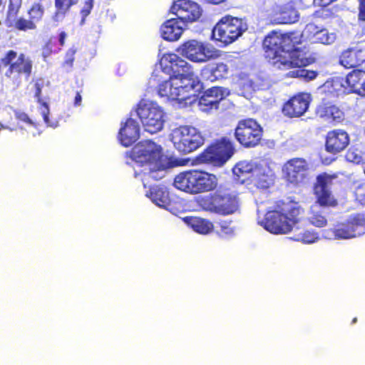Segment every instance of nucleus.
<instances>
[{
	"label": "nucleus",
	"instance_id": "nucleus-1",
	"mask_svg": "<svg viewBox=\"0 0 365 365\" xmlns=\"http://www.w3.org/2000/svg\"><path fill=\"white\" fill-rule=\"evenodd\" d=\"M294 38V34H282L277 32H272L264 38L265 58L273 66L279 69L301 68L314 61L309 53L294 48L298 42ZM288 75L307 80H312L317 76L314 71L304 68L292 71Z\"/></svg>",
	"mask_w": 365,
	"mask_h": 365
},
{
	"label": "nucleus",
	"instance_id": "nucleus-2",
	"mask_svg": "<svg viewBox=\"0 0 365 365\" xmlns=\"http://www.w3.org/2000/svg\"><path fill=\"white\" fill-rule=\"evenodd\" d=\"M163 60L169 63L175 76L167 78L163 76V71L161 75L155 74L149 81L151 88H155L157 91H170L173 88H183L185 91H202L205 89L202 83L197 78H193L192 67L186 61L174 53L164 56Z\"/></svg>",
	"mask_w": 365,
	"mask_h": 365
},
{
	"label": "nucleus",
	"instance_id": "nucleus-3",
	"mask_svg": "<svg viewBox=\"0 0 365 365\" xmlns=\"http://www.w3.org/2000/svg\"><path fill=\"white\" fill-rule=\"evenodd\" d=\"M173 185L180 191L196 195L215 190L217 178L202 170H190L178 174L174 178Z\"/></svg>",
	"mask_w": 365,
	"mask_h": 365
},
{
	"label": "nucleus",
	"instance_id": "nucleus-4",
	"mask_svg": "<svg viewBox=\"0 0 365 365\" xmlns=\"http://www.w3.org/2000/svg\"><path fill=\"white\" fill-rule=\"evenodd\" d=\"M236 151L231 135L215 139L195 157L198 164H209L215 167L223 166Z\"/></svg>",
	"mask_w": 365,
	"mask_h": 365
},
{
	"label": "nucleus",
	"instance_id": "nucleus-5",
	"mask_svg": "<svg viewBox=\"0 0 365 365\" xmlns=\"http://www.w3.org/2000/svg\"><path fill=\"white\" fill-rule=\"evenodd\" d=\"M199 205L206 212L227 216L234 214L238 210L239 200L232 192L217 190L201 197Z\"/></svg>",
	"mask_w": 365,
	"mask_h": 365
},
{
	"label": "nucleus",
	"instance_id": "nucleus-6",
	"mask_svg": "<svg viewBox=\"0 0 365 365\" xmlns=\"http://www.w3.org/2000/svg\"><path fill=\"white\" fill-rule=\"evenodd\" d=\"M283 213L278 210H271L266 213L262 225L265 230L273 234H287L297 222L296 216L299 213L298 207H292L283 209Z\"/></svg>",
	"mask_w": 365,
	"mask_h": 365
},
{
	"label": "nucleus",
	"instance_id": "nucleus-7",
	"mask_svg": "<svg viewBox=\"0 0 365 365\" xmlns=\"http://www.w3.org/2000/svg\"><path fill=\"white\" fill-rule=\"evenodd\" d=\"M263 133V128L255 119L247 118L237 122L234 135L242 147L252 148L261 143Z\"/></svg>",
	"mask_w": 365,
	"mask_h": 365
},
{
	"label": "nucleus",
	"instance_id": "nucleus-8",
	"mask_svg": "<svg viewBox=\"0 0 365 365\" xmlns=\"http://www.w3.org/2000/svg\"><path fill=\"white\" fill-rule=\"evenodd\" d=\"M172 141L176 150L187 154L200 148L205 143V138L195 128L181 125L173 130Z\"/></svg>",
	"mask_w": 365,
	"mask_h": 365
},
{
	"label": "nucleus",
	"instance_id": "nucleus-9",
	"mask_svg": "<svg viewBox=\"0 0 365 365\" xmlns=\"http://www.w3.org/2000/svg\"><path fill=\"white\" fill-rule=\"evenodd\" d=\"M185 93H170V97L175 104L180 108H185L195 103L198 99V104L202 110L209 112L219 108L220 102L230 93H202L199 97L192 94L185 96Z\"/></svg>",
	"mask_w": 365,
	"mask_h": 365
},
{
	"label": "nucleus",
	"instance_id": "nucleus-10",
	"mask_svg": "<svg viewBox=\"0 0 365 365\" xmlns=\"http://www.w3.org/2000/svg\"><path fill=\"white\" fill-rule=\"evenodd\" d=\"M136 113L145 131L153 134L163 129L165 113L157 103L140 101L137 106Z\"/></svg>",
	"mask_w": 365,
	"mask_h": 365
},
{
	"label": "nucleus",
	"instance_id": "nucleus-11",
	"mask_svg": "<svg viewBox=\"0 0 365 365\" xmlns=\"http://www.w3.org/2000/svg\"><path fill=\"white\" fill-rule=\"evenodd\" d=\"M126 155L140 165H151L166 158L162 147L150 140L140 141L126 153Z\"/></svg>",
	"mask_w": 365,
	"mask_h": 365
},
{
	"label": "nucleus",
	"instance_id": "nucleus-12",
	"mask_svg": "<svg viewBox=\"0 0 365 365\" xmlns=\"http://www.w3.org/2000/svg\"><path fill=\"white\" fill-rule=\"evenodd\" d=\"M283 179L287 184L299 187L310 179V167L304 158H293L286 161L282 168Z\"/></svg>",
	"mask_w": 365,
	"mask_h": 365
},
{
	"label": "nucleus",
	"instance_id": "nucleus-13",
	"mask_svg": "<svg viewBox=\"0 0 365 365\" xmlns=\"http://www.w3.org/2000/svg\"><path fill=\"white\" fill-rule=\"evenodd\" d=\"M247 30V26L241 19L225 16L212 29L213 38L225 44H229L240 36Z\"/></svg>",
	"mask_w": 365,
	"mask_h": 365
},
{
	"label": "nucleus",
	"instance_id": "nucleus-14",
	"mask_svg": "<svg viewBox=\"0 0 365 365\" xmlns=\"http://www.w3.org/2000/svg\"><path fill=\"white\" fill-rule=\"evenodd\" d=\"M179 51L182 56L195 63H205L220 56V51L212 46L196 40L184 43L180 47Z\"/></svg>",
	"mask_w": 365,
	"mask_h": 365
},
{
	"label": "nucleus",
	"instance_id": "nucleus-15",
	"mask_svg": "<svg viewBox=\"0 0 365 365\" xmlns=\"http://www.w3.org/2000/svg\"><path fill=\"white\" fill-rule=\"evenodd\" d=\"M336 174L329 175L323 173L317 176L313 186L316 202L323 207H336L339 205L337 198L332 193L330 186L333 184Z\"/></svg>",
	"mask_w": 365,
	"mask_h": 365
},
{
	"label": "nucleus",
	"instance_id": "nucleus-16",
	"mask_svg": "<svg viewBox=\"0 0 365 365\" xmlns=\"http://www.w3.org/2000/svg\"><path fill=\"white\" fill-rule=\"evenodd\" d=\"M364 75L360 71H354L349 73L346 78L335 77L327 80L321 87L322 91H341L342 89L348 91H360L364 82L361 83V77Z\"/></svg>",
	"mask_w": 365,
	"mask_h": 365
},
{
	"label": "nucleus",
	"instance_id": "nucleus-17",
	"mask_svg": "<svg viewBox=\"0 0 365 365\" xmlns=\"http://www.w3.org/2000/svg\"><path fill=\"white\" fill-rule=\"evenodd\" d=\"M311 101L309 93H297L283 104L282 112L289 118H299L307 111Z\"/></svg>",
	"mask_w": 365,
	"mask_h": 365
},
{
	"label": "nucleus",
	"instance_id": "nucleus-18",
	"mask_svg": "<svg viewBox=\"0 0 365 365\" xmlns=\"http://www.w3.org/2000/svg\"><path fill=\"white\" fill-rule=\"evenodd\" d=\"M170 12L182 24L197 21L202 15L200 6L189 0H178L170 8Z\"/></svg>",
	"mask_w": 365,
	"mask_h": 365
},
{
	"label": "nucleus",
	"instance_id": "nucleus-19",
	"mask_svg": "<svg viewBox=\"0 0 365 365\" xmlns=\"http://www.w3.org/2000/svg\"><path fill=\"white\" fill-rule=\"evenodd\" d=\"M365 226V217L361 214L351 215L345 222L339 223L333 230L336 239L353 238L359 234V228Z\"/></svg>",
	"mask_w": 365,
	"mask_h": 365
},
{
	"label": "nucleus",
	"instance_id": "nucleus-20",
	"mask_svg": "<svg viewBox=\"0 0 365 365\" xmlns=\"http://www.w3.org/2000/svg\"><path fill=\"white\" fill-rule=\"evenodd\" d=\"M349 143V135L345 130L333 129L326 135L324 147L329 153L335 155L344 150Z\"/></svg>",
	"mask_w": 365,
	"mask_h": 365
},
{
	"label": "nucleus",
	"instance_id": "nucleus-21",
	"mask_svg": "<svg viewBox=\"0 0 365 365\" xmlns=\"http://www.w3.org/2000/svg\"><path fill=\"white\" fill-rule=\"evenodd\" d=\"M273 24H293L299 19V12L291 4H274L269 14Z\"/></svg>",
	"mask_w": 365,
	"mask_h": 365
},
{
	"label": "nucleus",
	"instance_id": "nucleus-22",
	"mask_svg": "<svg viewBox=\"0 0 365 365\" xmlns=\"http://www.w3.org/2000/svg\"><path fill=\"white\" fill-rule=\"evenodd\" d=\"M118 140L124 147H129L140 138V126L138 122L129 118L119 130Z\"/></svg>",
	"mask_w": 365,
	"mask_h": 365
},
{
	"label": "nucleus",
	"instance_id": "nucleus-23",
	"mask_svg": "<svg viewBox=\"0 0 365 365\" xmlns=\"http://www.w3.org/2000/svg\"><path fill=\"white\" fill-rule=\"evenodd\" d=\"M252 182L258 190H265L274 185V175L269 168L259 165L255 169Z\"/></svg>",
	"mask_w": 365,
	"mask_h": 365
},
{
	"label": "nucleus",
	"instance_id": "nucleus-24",
	"mask_svg": "<svg viewBox=\"0 0 365 365\" xmlns=\"http://www.w3.org/2000/svg\"><path fill=\"white\" fill-rule=\"evenodd\" d=\"M146 196L160 207L170 210L172 207L173 200L168 189L165 187L159 186L150 187Z\"/></svg>",
	"mask_w": 365,
	"mask_h": 365
},
{
	"label": "nucleus",
	"instance_id": "nucleus-25",
	"mask_svg": "<svg viewBox=\"0 0 365 365\" xmlns=\"http://www.w3.org/2000/svg\"><path fill=\"white\" fill-rule=\"evenodd\" d=\"M32 68L31 61L26 58L24 54H21L17 60L12 63L6 72V75L10 78L17 79L21 74H24L28 78L31 73Z\"/></svg>",
	"mask_w": 365,
	"mask_h": 365
},
{
	"label": "nucleus",
	"instance_id": "nucleus-26",
	"mask_svg": "<svg viewBox=\"0 0 365 365\" xmlns=\"http://www.w3.org/2000/svg\"><path fill=\"white\" fill-rule=\"evenodd\" d=\"M182 24L178 19L172 18L165 21L161 26L160 31L162 37L170 41H174L180 37L182 34Z\"/></svg>",
	"mask_w": 365,
	"mask_h": 365
},
{
	"label": "nucleus",
	"instance_id": "nucleus-27",
	"mask_svg": "<svg viewBox=\"0 0 365 365\" xmlns=\"http://www.w3.org/2000/svg\"><path fill=\"white\" fill-rule=\"evenodd\" d=\"M182 220L195 232L201 235L210 234L214 230L213 223L208 219L195 216H187L183 217Z\"/></svg>",
	"mask_w": 365,
	"mask_h": 365
},
{
	"label": "nucleus",
	"instance_id": "nucleus-28",
	"mask_svg": "<svg viewBox=\"0 0 365 365\" xmlns=\"http://www.w3.org/2000/svg\"><path fill=\"white\" fill-rule=\"evenodd\" d=\"M258 165V164L252 161H240L233 167L232 173L238 181L244 183L253 177L255 169L257 168Z\"/></svg>",
	"mask_w": 365,
	"mask_h": 365
},
{
	"label": "nucleus",
	"instance_id": "nucleus-29",
	"mask_svg": "<svg viewBox=\"0 0 365 365\" xmlns=\"http://www.w3.org/2000/svg\"><path fill=\"white\" fill-rule=\"evenodd\" d=\"M365 61V51L362 50H351L345 51L340 62L341 65L347 68H354Z\"/></svg>",
	"mask_w": 365,
	"mask_h": 365
},
{
	"label": "nucleus",
	"instance_id": "nucleus-30",
	"mask_svg": "<svg viewBox=\"0 0 365 365\" xmlns=\"http://www.w3.org/2000/svg\"><path fill=\"white\" fill-rule=\"evenodd\" d=\"M35 98L41 106L40 109L41 110V114L45 123L49 127L56 128L58 125V120L49 118V98L48 97H43L41 93H36Z\"/></svg>",
	"mask_w": 365,
	"mask_h": 365
},
{
	"label": "nucleus",
	"instance_id": "nucleus-31",
	"mask_svg": "<svg viewBox=\"0 0 365 365\" xmlns=\"http://www.w3.org/2000/svg\"><path fill=\"white\" fill-rule=\"evenodd\" d=\"M165 160H162L160 162L152 164L151 165H153V168H150L148 173L144 174L143 180H159L162 179L165 176L167 168Z\"/></svg>",
	"mask_w": 365,
	"mask_h": 365
},
{
	"label": "nucleus",
	"instance_id": "nucleus-32",
	"mask_svg": "<svg viewBox=\"0 0 365 365\" xmlns=\"http://www.w3.org/2000/svg\"><path fill=\"white\" fill-rule=\"evenodd\" d=\"M309 222L314 226L318 227H323L327 225V220L321 211L315 210L312 208L308 217Z\"/></svg>",
	"mask_w": 365,
	"mask_h": 365
},
{
	"label": "nucleus",
	"instance_id": "nucleus-33",
	"mask_svg": "<svg viewBox=\"0 0 365 365\" xmlns=\"http://www.w3.org/2000/svg\"><path fill=\"white\" fill-rule=\"evenodd\" d=\"M335 40L334 34H329L327 30L322 29L317 31L314 34V41L319 42L323 44H330Z\"/></svg>",
	"mask_w": 365,
	"mask_h": 365
},
{
	"label": "nucleus",
	"instance_id": "nucleus-34",
	"mask_svg": "<svg viewBox=\"0 0 365 365\" xmlns=\"http://www.w3.org/2000/svg\"><path fill=\"white\" fill-rule=\"evenodd\" d=\"M14 115L16 120L19 122L24 123L28 125L33 126L34 128H37L38 123L33 120L27 113L21 111L19 110H14Z\"/></svg>",
	"mask_w": 365,
	"mask_h": 365
},
{
	"label": "nucleus",
	"instance_id": "nucleus-35",
	"mask_svg": "<svg viewBox=\"0 0 365 365\" xmlns=\"http://www.w3.org/2000/svg\"><path fill=\"white\" fill-rule=\"evenodd\" d=\"M43 14V9L39 4H34L29 11L30 17L34 21H38Z\"/></svg>",
	"mask_w": 365,
	"mask_h": 365
},
{
	"label": "nucleus",
	"instance_id": "nucleus-36",
	"mask_svg": "<svg viewBox=\"0 0 365 365\" xmlns=\"http://www.w3.org/2000/svg\"><path fill=\"white\" fill-rule=\"evenodd\" d=\"M78 0H55V7L56 9H63L68 11L69 8L78 3Z\"/></svg>",
	"mask_w": 365,
	"mask_h": 365
},
{
	"label": "nucleus",
	"instance_id": "nucleus-37",
	"mask_svg": "<svg viewBox=\"0 0 365 365\" xmlns=\"http://www.w3.org/2000/svg\"><path fill=\"white\" fill-rule=\"evenodd\" d=\"M16 27L19 30L26 31L28 29H34L36 26L33 21L20 19L16 22Z\"/></svg>",
	"mask_w": 365,
	"mask_h": 365
},
{
	"label": "nucleus",
	"instance_id": "nucleus-38",
	"mask_svg": "<svg viewBox=\"0 0 365 365\" xmlns=\"http://www.w3.org/2000/svg\"><path fill=\"white\" fill-rule=\"evenodd\" d=\"M356 200L361 204L365 205V182L359 185L354 191Z\"/></svg>",
	"mask_w": 365,
	"mask_h": 365
},
{
	"label": "nucleus",
	"instance_id": "nucleus-39",
	"mask_svg": "<svg viewBox=\"0 0 365 365\" xmlns=\"http://www.w3.org/2000/svg\"><path fill=\"white\" fill-rule=\"evenodd\" d=\"M317 31H319L318 27L314 24H309L306 26L304 30L302 33L301 36L302 37H306L307 38H312V36L314 39V34Z\"/></svg>",
	"mask_w": 365,
	"mask_h": 365
},
{
	"label": "nucleus",
	"instance_id": "nucleus-40",
	"mask_svg": "<svg viewBox=\"0 0 365 365\" xmlns=\"http://www.w3.org/2000/svg\"><path fill=\"white\" fill-rule=\"evenodd\" d=\"M93 6V0H88L85 2L83 7L81 9V14L83 16L81 24H83L85 21V19L88 16Z\"/></svg>",
	"mask_w": 365,
	"mask_h": 365
},
{
	"label": "nucleus",
	"instance_id": "nucleus-41",
	"mask_svg": "<svg viewBox=\"0 0 365 365\" xmlns=\"http://www.w3.org/2000/svg\"><path fill=\"white\" fill-rule=\"evenodd\" d=\"M21 0H10V4L9 6L8 16L9 17H14L19 8L21 6Z\"/></svg>",
	"mask_w": 365,
	"mask_h": 365
},
{
	"label": "nucleus",
	"instance_id": "nucleus-42",
	"mask_svg": "<svg viewBox=\"0 0 365 365\" xmlns=\"http://www.w3.org/2000/svg\"><path fill=\"white\" fill-rule=\"evenodd\" d=\"M301 239L302 242L310 244L314 242L318 239V236L314 232L305 231L302 234Z\"/></svg>",
	"mask_w": 365,
	"mask_h": 365
},
{
	"label": "nucleus",
	"instance_id": "nucleus-43",
	"mask_svg": "<svg viewBox=\"0 0 365 365\" xmlns=\"http://www.w3.org/2000/svg\"><path fill=\"white\" fill-rule=\"evenodd\" d=\"M76 50L74 48H70L66 55V60L64 62V66H68L69 68H71L73 65V62L74 60V55L76 53Z\"/></svg>",
	"mask_w": 365,
	"mask_h": 365
},
{
	"label": "nucleus",
	"instance_id": "nucleus-44",
	"mask_svg": "<svg viewBox=\"0 0 365 365\" xmlns=\"http://www.w3.org/2000/svg\"><path fill=\"white\" fill-rule=\"evenodd\" d=\"M16 57V53L13 51H10L7 53L6 56L1 59V62L5 66L9 65Z\"/></svg>",
	"mask_w": 365,
	"mask_h": 365
},
{
	"label": "nucleus",
	"instance_id": "nucleus-45",
	"mask_svg": "<svg viewBox=\"0 0 365 365\" xmlns=\"http://www.w3.org/2000/svg\"><path fill=\"white\" fill-rule=\"evenodd\" d=\"M48 86V81L44 78L37 79L35 83L36 91H41L43 89H46Z\"/></svg>",
	"mask_w": 365,
	"mask_h": 365
},
{
	"label": "nucleus",
	"instance_id": "nucleus-46",
	"mask_svg": "<svg viewBox=\"0 0 365 365\" xmlns=\"http://www.w3.org/2000/svg\"><path fill=\"white\" fill-rule=\"evenodd\" d=\"M219 226L220 227V232L224 234H229L232 232V229L230 226V222L225 220L219 222Z\"/></svg>",
	"mask_w": 365,
	"mask_h": 365
},
{
	"label": "nucleus",
	"instance_id": "nucleus-47",
	"mask_svg": "<svg viewBox=\"0 0 365 365\" xmlns=\"http://www.w3.org/2000/svg\"><path fill=\"white\" fill-rule=\"evenodd\" d=\"M66 12L67 11H64L63 9H56V13L53 16V20L56 22L62 21Z\"/></svg>",
	"mask_w": 365,
	"mask_h": 365
},
{
	"label": "nucleus",
	"instance_id": "nucleus-48",
	"mask_svg": "<svg viewBox=\"0 0 365 365\" xmlns=\"http://www.w3.org/2000/svg\"><path fill=\"white\" fill-rule=\"evenodd\" d=\"M347 158L349 161L354 163H359L361 161V156L354 154L353 152H348Z\"/></svg>",
	"mask_w": 365,
	"mask_h": 365
},
{
	"label": "nucleus",
	"instance_id": "nucleus-49",
	"mask_svg": "<svg viewBox=\"0 0 365 365\" xmlns=\"http://www.w3.org/2000/svg\"><path fill=\"white\" fill-rule=\"evenodd\" d=\"M359 19L365 21V0L360 1Z\"/></svg>",
	"mask_w": 365,
	"mask_h": 365
},
{
	"label": "nucleus",
	"instance_id": "nucleus-50",
	"mask_svg": "<svg viewBox=\"0 0 365 365\" xmlns=\"http://www.w3.org/2000/svg\"><path fill=\"white\" fill-rule=\"evenodd\" d=\"M67 35L64 31H62L59 35V43L61 46H63L65 43V39Z\"/></svg>",
	"mask_w": 365,
	"mask_h": 365
},
{
	"label": "nucleus",
	"instance_id": "nucleus-51",
	"mask_svg": "<svg viewBox=\"0 0 365 365\" xmlns=\"http://www.w3.org/2000/svg\"><path fill=\"white\" fill-rule=\"evenodd\" d=\"M81 102V96L80 95V93H77V94L75 97L74 104H75V106H78V105H80Z\"/></svg>",
	"mask_w": 365,
	"mask_h": 365
},
{
	"label": "nucleus",
	"instance_id": "nucleus-52",
	"mask_svg": "<svg viewBox=\"0 0 365 365\" xmlns=\"http://www.w3.org/2000/svg\"><path fill=\"white\" fill-rule=\"evenodd\" d=\"M217 69L219 71H226L227 70V66L224 63H220L217 65Z\"/></svg>",
	"mask_w": 365,
	"mask_h": 365
},
{
	"label": "nucleus",
	"instance_id": "nucleus-53",
	"mask_svg": "<svg viewBox=\"0 0 365 365\" xmlns=\"http://www.w3.org/2000/svg\"><path fill=\"white\" fill-rule=\"evenodd\" d=\"M329 110H330V113L333 115H334V110H336V113L339 112L337 108L335 106H331L329 107Z\"/></svg>",
	"mask_w": 365,
	"mask_h": 365
},
{
	"label": "nucleus",
	"instance_id": "nucleus-54",
	"mask_svg": "<svg viewBox=\"0 0 365 365\" xmlns=\"http://www.w3.org/2000/svg\"><path fill=\"white\" fill-rule=\"evenodd\" d=\"M205 91L211 92V91H215L214 90V88H207V90H205Z\"/></svg>",
	"mask_w": 365,
	"mask_h": 365
},
{
	"label": "nucleus",
	"instance_id": "nucleus-55",
	"mask_svg": "<svg viewBox=\"0 0 365 365\" xmlns=\"http://www.w3.org/2000/svg\"><path fill=\"white\" fill-rule=\"evenodd\" d=\"M356 322H357V318H356V317H354V318L352 319L351 324H355V323H356Z\"/></svg>",
	"mask_w": 365,
	"mask_h": 365
},
{
	"label": "nucleus",
	"instance_id": "nucleus-56",
	"mask_svg": "<svg viewBox=\"0 0 365 365\" xmlns=\"http://www.w3.org/2000/svg\"><path fill=\"white\" fill-rule=\"evenodd\" d=\"M358 94H359L360 96H365V93H361V92H359L357 93Z\"/></svg>",
	"mask_w": 365,
	"mask_h": 365
},
{
	"label": "nucleus",
	"instance_id": "nucleus-57",
	"mask_svg": "<svg viewBox=\"0 0 365 365\" xmlns=\"http://www.w3.org/2000/svg\"><path fill=\"white\" fill-rule=\"evenodd\" d=\"M346 61H351V58H346Z\"/></svg>",
	"mask_w": 365,
	"mask_h": 365
}]
</instances>
